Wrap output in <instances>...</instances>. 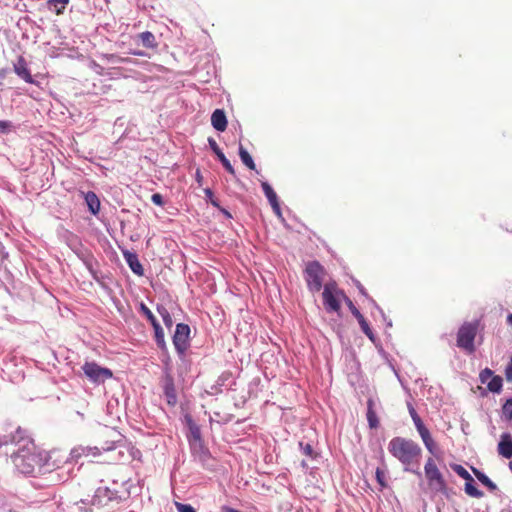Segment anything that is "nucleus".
<instances>
[{"instance_id": "f257e3e1", "label": "nucleus", "mask_w": 512, "mask_h": 512, "mask_svg": "<svg viewBox=\"0 0 512 512\" xmlns=\"http://www.w3.org/2000/svg\"><path fill=\"white\" fill-rule=\"evenodd\" d=\"M134 488V482L130 478L109 479L107 485L100 486L95 490L91 504L97 507L116 509L128 503Z\"/></svg>"}, {"instance_id": "f03ea898", "label": "nucleus", "mask_w": 512, "mask_h": 512, "mask_svg": "<svg viewBox=\"0 0 512 512\" xmlns=\"http://www.w3.org/2000/svg\"><path fill=\"white\" fill-rule=\"evenodd\" d=\"M388 451L404 465L405 471L412 472L418 477L422 476L419 470L422 450L416 442L402 437H394L388 444Z\"/></svg>"}, {"instance_id": "7ed1b4c3", "label": "nucleus", "mask_w": 512, "mask_h": 512, "mask_svg": "<svg viewBox=\"0 0 512 512\" xmlns=\"http://www.w3.org/2000/svg\"><path fill=\"white\" fill-rule=\"evenodd\" d=\"M16 469L27 476L42 474L43 457L42 452H37L34 443L22 445L11 455Z\"/></svg>"}, {"instance_id": "20e7f679", "label": "nucleus", "mask_w": 512, "mask_h": 512, "mask_svg": "<svg viewBox=\"0 0 512 512\" xmlns=\"http://www.w3.org/2000/svg\"><path fill=\"white\" fill-rule=\"evenodd\" d=\"M42 457V474H52L56 472L57 478L54 479V476H52V480L59 482H66L70 479L74 466L72 462H70L69 456L65 457L61 455L59 451L52 450L50 452H42Z\"/></svg>"}, {"instance_id": "39448f33", "label": "nucleus", "mask_w": 512, "mask_h": 512, "mask_svg": "<svg viewBox=\"0 0 512 512\" xmlns=\"http://www.w3.org/2000/svg\"><path fill=\"white\" fill-rule=\"evenodd\" d=\"M424 471L430 488L434 492L447 495L448 487L446 481L432 458L427 459L424 466Z\"/></svg>"}, {"instance_id": "423d86ee", "label": "nucleus", "mask_w": 512, "mask_h": 512, "mask_svg": "<svg viewBox=\"0 0 512 512\" xmlns=\"http://www.w3.org/2000/svg\"><path fill=\"white\" fill-rule=\"evenodd\" d=\"M324 267L318 261H311L304 270V279L309 291L319 292L323 286Z\"/></svg>"}, {"instance_id": "0eeeda50", "label": "nucleus", "mask_w": 512, "mask_h": 512, "mask_svg": "<svg viewBox=\"0 0 512 512\" xmlns=\"http://www.w3.org/2000/svg\"><path fill=\"white\" fill-rule=\"evenodd\" d=\"M82 370L88 380L95 384H103L107 379L113 377V372L109 368L101 367L95 361H87L83 364Z\"/></svg>"}, {"instance_id": "6e6552de", "label": "nucleus", "mask_w": 512, "mask_h": 512, "mask_svg": "<svg viewBox=\"0 0 512 512\" xmlns=\"http://www.w3.org/2000/svg\"><path fill=\"white\" fill-rule=\"evenodd\" d=\"M190 327L185 323H178L172 337L173 345L180 358L185 356L190 346Z\"/></svg>"}, {"instance_id": "1a4fd4ad", "label": "nucleus", "mask_w": 512, "mask_h": 512, "mask_svg": "<svg viewBox=\"0 0 512 512\" xmlns=\"http://www.w3.org/2000/svg\"><path fill=\"white\" fill-rule=\"evenodd\" d=\"M476 336V327L472 324H464L460 327L457 334V345L470 352L474 350V339Z\"/></svg>"}, {"instance_id": "9d476101", "label": "nucleus", "mask_w": 512, "mask_h": 512, "mask_svg": "<svg viewBox=\"0 0 512 512\" xmlns=\"http://www.w3.org/2000/svg\"><path fill=\"white\" fill-rule=\"evenodd\" d=\"M100 454H101V449L98 448L97 446L78 445L71 449V451L69 453V460H70V462H72V464L74 466L75 464L79 463V461L82 458H88V457L95 458V457L99 456Z\"/></svg>"}, {"instance_id": "9b49d317", "label": "nucleus", "mask_w": 512, "mask_h": 512, "mask_svg": "<svg viewBox=\"0 0 512 512\" xmlns=\"http://www.w3.org/2000/svg\"><path fill=\"white\" fill-rule=\"evenodd\" d=\"M30 445L33 441L28 437L25 430L21 427L15 428V431L0 435V446L8 444H20Z\"/></svg>"}, {"instance_id": "f8f14e48", "label": "nucleus", "mask_w": 512, "mask_h": 512, "mask_svg": "<svg viewBox=\"0 0 512 512\" xmlns=\"http://www.w3.org/2000/svg\"><path fill=\"white\" fill-rule=\"evenodd\" d=\"M79 259L83 262L89 273L91 274L92 278L99 282L101 279L100 272L98 270V261L93 256V254L87 250V249H81L76 252Z\"/></svg>"}, {"instance_id": "ddd939ff", "label": "nucleus", "mask_w": 512, "mask_h": 512, "mask_svg": "<svg viewBox=\"0 0 512 512\" xmlns=\"http://www.w3.org/2000/svg\"><path fill=\"white\" fill-rule=\"evenodd\" d=\"M163 394L166 402L170 407H174L177 404V393L174 383L173 376L167 372L162 380Z\"/></svg>"}, {"instance_id": "4468645a", "label": "nucleus", "mask_w": 512, "mask_h": 512, "mask_svg": "<svg viewBox=\"0 0 512 512\" xmlns=\"http://www.w3.org/2000/svg\"><path fill=\"white\" fill-rule=\"evenodd\" d=\"M323 304L327 312H336L340 311L341 305L335 293L332 292L329 285H325L323 293Z\"/></svg>"}, {"instance_id": "2eb2a0df", "label": "nucleus", "mask_w": 512, "mask_h": 512, "mask_svg": "<svg viewBox=\"0 0 512 512\" xmlns=\"http://www.w3.org/2000/svg\"><path fill=\"white\" fill-rule=\"evenodd\" d=\"M208 144H209L210 149L215 153V155L217 156L218 160L221 162V164L226 169V171L234 176L235 175V170H234L232 164L227 159V157L222 152V150L219 148V146H218L217 142L215 141V139L212 138V137H209L208 138Z\"/></svg>"}, {"instance_id": "dca6fc26", "label": "nucleus", "mask_w": 512, "mask_h": 512, "mask_svg": "<svg viewBox=\"0 0 512 512\" xmlns=\"http://www.w3.org/2000/svg\"><path fill=\"white\" fill-rule=\"evenodd\" d=\"M185 423L189 429V434L187 435L189 445L202 442L201 429L190 415L185 416Z\"/></svg>"}, {"instance_id": "f3484780", "label": "nucleus", "mask_w": 512, "mask_h": 512, "mask_svg": "<svg viewBox=\"0 0 512 512\" xmlns=\"http://www.w3.org/2000/svg\"><path fill=\"white\" fill-rule=\"evenodd\" d=\"M123 257L132 270V272L138 276L144 275V268L138 259V255L135 252H131L129 250H123Z\"/></svg>"}, {"instance_id": "a211bd4d", "label": "nucleus", "mask_w": 512, "mask_h": 512, "mask_svg": "<svg viewBox=\"0 0 512 512\" xmlns=\"http://www.w3.org/2000/svg\"><path fill=\"white\" fill-rule=\"evenodd\" d=\"M14 72L26 83H34V79L30 73V70L28 69L27 62L22 56H20L14 63Z\"/></svg>"}, {"instance_id": "6ab92c4d", "label": "nucleus", "mask_w": 512, "mask_h": 512, "mask_svg": "<svg viewBox=\"0 0 512 512\" xmlns=\"http://www.w3.org/2000/svg\"><path fill=\"white\" fill-rule=\"evenodd\" d=\"M498 453L506 459L512 458V436L510 433L505 432L501 434L498 443Z\"/></svg>"}, {"instance_id": "aec40b11", "label": "nucleus", "mask_w": 512, "mask_h": 512, "mask_svg": "<svg viewBox=\"0 0 512 512\" xmlns=\"http://www.w3.org/2000/svg\"><path fill=\"white\" fill-rule=\"evenodd\" d=\"M189 446L192 456L202 464H205L211 458V454L209 450L204 446L203 441L191 444Z\"/></svg>"}, {"instance_id": "412c9836", "label": "nucleus", "mask_w": 512, "mask_h": 512, "mask_svg": "<svg viewBox=\"0 0 512 512\" xmlns=\"http://www.w3.org/2000/svg\"><path fill=\"white\" fill-rule=\"evenodd\" d=\"M211 124L213 128L219 132H223L227 128V118L222 109H216L211 115Z\"/></svg>"}, {"instance_id": "4be33fe9", "label": "nucleus", "mask_w": 512, "mask_h": 512, "mask_svg": "<svg viewBox=\"0 0 512 512\" xmlns=\"http://www.w3.org/2000/svg\"><path fill=\"white\" fill-rule=\"evenodd\" d=\"M232 374L230 372H223L216 382L210 387V390L207 391L210 395H217L222 392L223 387L228 385V381L231 380Z\"/></svg>"}, {"instance_id": "5701e85b", "label": "nucleus", "mask_w": 512, "mask_h": 512, "mask_svg": "<svg viewBox=\"0 0 512 512\" xmlns=\"http://www.w3.org/2000/svg\"><path fill=\"white\" fill-rule=\"evenodd\" d=\"M84 200L91 214L97 215L100 211V200L95 192L88 191L83 193Z\"/></svg>"}, {"instance_id": "b1692460", "label": "nucleus", "mask_w": 512, "mask_h": 512, "mask_svg": "<svg viewBox=\"0 0 512 512\" xmlns=\"http://www.w3.org/2000/svg\"><path fill=\"white\" fill-rule=\"evenodd\" d=\"M117 448H124V449H126V451L129 453L130 458L133 459V460H135V459L139 460L141 458L140 450L136 449L135 447H125L123 445H116L114 443L111 446L102 447V450L103 451H111V450H116ZM118 455H119L120 458H122L123 455H124V451L122 449H119Z\"/></svg>"}, {"instance_id": "393cba45", "label": "nucleus", "mask_w": 512, "mask_h": 512, "mask_svg": "<svg viewBox=\"0 0 512 512\" xmlns=\"http://www.w3.org/2000/svg\"><path fill=\"white\" fill-rule=\"evenodd\" d=\"M152 327L154 329V338H155V342H156L158 348L161 351L167 352V345L165 342V335H164L163 328L161 327L159 322L154 324Z\"/></svg>"}, {"instance_id": "a878e982", "label": "nucleus", "mask_w": 512, "mask_h": 512, "mask_svg": "<svg viewBox=\"0 0 512 512\" xmlns=\"http://www.w3.org/2000/svg\"><path fill=\"white\" fill-rule=\"evenodd\" d=\"M137 37L141 44L146 48L154 49L158 46L154 34L150 31L141 32L137 35Z\"/></svg>"}, {"instance_id": "bb28decb", "label": "nucleus", "mask_w": 512, "mask_h": 512, "mask_svg": "<svg viewBox=\"0 0 512 512\" xmlns=\"http://www.w3.org/2000/svg\"><path fill=\"white\" fill-rule=\"evenodd\" d=\"M367 421L368 425L371 429H376L379 426V420L377 414L374 410V401L372 399H368L367 401Z\"/></svg>"}, {"instance_id": "cd10ccee", "label": "nucleus", "mask_w": 512, "mask_h": 512, "mask_svg": "<svg viewBox=\"0 0 512 512\" xmlns=\"http://www.w3.org/2000/svg\"><path fill=\"white\" fill-rule=\"evenodd\" d=\"M473 473L476 478L488 488L490 492H496L498 490L497 485L482 471L473 468Z\"/></svg>"}, {"instance_id": "c85d7f7f", "label": "nucleus", "mask_w": 512, "mask_h": 512, "mask_svg": "<svg viewBox=\"0 0 512 512\" xmlns=\"http://www.w3.org/2000/svg\"><path fill=\"white\" fill-rule=\"evenodd\" d=\"M426 449L432 454L436 455L439 451L437 444L433 440L430 431L428 433H424L420 435Z\"/></svg>"}, {"instance_id": "c756f323", "label": "nucleus", "mask_w": 512, "mask_h": 512, "mask_svg": "<svg viewBox=\"0 0 512 512\" xmlns=\"http://www.w3.org/2000/svg\"><path fill=\"white\" fill-rule=\"evenodd\" d=\"M486 384L490 392L500 393L502 391L503 380L498 375H493V377Z\"/></svg>"}, {"instance_id": "7c9ffc66", "label": "nucleus", "mask_w": 512, "mask_h": 512, "mask_svg": "<svg viewBox=\"0 0 512 512\" xmlns=\"http://www.w3.org/2000/svg\"><path fill=\"white\" fill-rule=\"evenodd\" d=\"M239 156L244 165L251 170H255L256 166L253 158L242 145L239 146Z\"/></svg>"}, {"instance_id": "2f4dec72", "label": "nucleus", "mask_w": 512, "mask_h": 512, "mask_svg": "<svg viewBox=\"0 0 512 512\" xmlns=\"http://www.w3.org/2000/svg\"><path fill=\"white\" fill-rule=\"evenodd\" d=\"M12 496L0 495V512H17L12 504Z\"/></svg>"}, {"instance_id": "473e14b6", "label": "nucleus", "mask_w": 512, "mask_h": 512, "mask_svg": "<svg viewBox=\"0 0 512 512\" xmlns=\"http://www.w3.org/2000/svg\"><path fill=\"white\" fill-rule=\"evenodd\" d=\"M156 310L161 316L165 326L170 329L173 326V319L168 309L163 305H157Z\"/></svg>"}, {"instance_id": "72a5a7b5", "label": "nucleus", "mask_w": 512, "mask_h": 512, "mask_svg": "<svg viewBox=\"0 0 512 512\" xmlns=\"http://www.w3.org/2000/svg\"><path fill=\"white\" fill-rule=\"evenodd\" d=\"M464 490L465 493L471 497L481 498L484 495V493L475 486L473 479L472 481H466Z\"/></svg>"}, {"instance_id": "f704fd0d", "label": "nucleus", "mask_w": 512, "mask_h": 512, "mask_svg": "<svg viewBox=\"0 0 512 512\" xmlns=\"http://www.w3.org/2000/svg\"><path fill=\"white\" fill-rule=\"evenodd\" d=\"M261 187H262L263 192H264L266 198L268 199L269 203H272V202H275L276 200H278L277 194L275 193V191L273 190V188L271 187V185L268 182L263 181L261 183Z\"/></svg>"}, {"instance_id": "c9c22d12", "label": "nucleus", "mask_w": 512, "mask_h": 512, "mask_svg": "<svg viewBox=\"0 0 512 512\" xmlns=\"http://www.w3.org/2000/svg\"><path fill=\"white\" fill-rule=\"evenodd\" d=\"M69 0H47L49 8H55L57 14H62Z\"/></svg>"}, {"instance_id": "e433bc0d", "label": "nucleus", "mask_w": 512, "mask_h": 512, "mask_svg": "<svg viewBox=\"0 0 512 512\" xmlns=\"http://www.w3.org/2000/svg\"><path fill=\"white\" fill-rule=\"evenodd\" d=\"M16 125L10 120H0V134L7 135L16 131Z\"/></svg>"}, {"instance_id": "4c0bfd02", "label": "nucleus", "mask_w": 512, "mask_h": 512, "mask_svg": "<svg viewBox=\"0 0 512 512\" xmlns=\"http://www.w3.org/2000/svg\"><path fill=\"white\" fill-rule=\"evenodd\" d=\"M139 311L147 318V320L150 322L152 326L158 323V320L156 319L152 311L143 302L140 303Z\"/></svg>"}, {"instance_id": "58836bf2", "label": "nucleus", "mask_w": 512, "mask_h": 512, "mask_svg": "<svg viewBox=\"0 0 512 512\" xmlns=\"http://www.w3.org/2000/svg\"><path fill=\"white\" fill-rule=\"evenodd\" d=\"M452 469L454 470V472L458 476H460L464 480L472 481V476L470 475V473L462 465L455 464V465L452 466Z\"/></svg>"}, {"instance_id": "ea45409f", "label": "nucleus", "mask_w": 512, "mask_h": 512, "mask_svg": "<svg viewBox=\"0 0 512 512\" xmlns=\"http://www.w3.org/2000/svg\"><path fill=\"white\" fill-rule=\"evenodd\" d=\"M502 414L503 417L511 421L512 420V398H509L505 401V403L502 406Z\"/></svg>"}, {"instance_id": "a19ab883", "label": "nucleus", "mask_w": 512, "mask_h": 512, "mask_svg": "<svg viewBox=\"0 0 512 512\" xmlns=\"http://www.w3.org/2000/svg\"><path fill=\"white\" fill-rule=\"evenodd\" d=\"M375 476H376V481L380 485L381 489L387 487L386 474L383 469L378 467L375 471Z\"/></svg>"}, {"instance_id": "79ce46f5", "label": "nucleus", "mask_w": 512, "mask_h": 512, "mask_svg": "<svg viewBox=\"0 0 512 512\" xmlns=\"http://www.w3.org/2000/svg\"><path fill=\"white\" fill-rule=\"evenodd\" d=\"M360 327H361V330L362 332L371 340V341H375V334L373 333L372 329L370 328L368 322L365 320V321H361V323L359 324Z\"/></svg>"}, {"instance_id": "37998d69", "label": "nucleus", "mask_w": 512, "mask_h": 512, "mask_svg": "<svg viewBox=\"0 0 512 512\" xmlns=\"http://www.w3.org/2000/svg\"><path fill=\"white\" fill-rule=\"evenodd\" d=\"M299 447L304 455L310 458L314 457V450L311 444L299 442Z\"/></svg>"}, {"instance_id": "c03bdc74", "label": "nucleus", "mask_w": 512, "mask_h": 512, "mask_svg": "<svg viewBox=\"0 0 512 512\" xmlns=\"http://www.w3.org/2000/svg\"><path fill=\"white\" fill-rule=\"evenodd\" d=\"M206 200L209 201L214 207L220 208L219 201L214 197V193L210 188L204 189Z\"/></svg>"}, {"instance_id": "a18cd8bd", "label": "nucleus", "mask_w": 512, "mask_h": 512, "mask_svg": "<svg viewBox=\"0 0 512 512\" xmlns=\"http://www.w3.org/2000/svg\"><path fill=\"white\" fill-rule=\"evenodd\" d=\"M493 377V371L489 368L483 369L479 374L480 382L486 384Z\"/></svg>"}, {"instance_id": "49530a36", "label": "nucleus", "mask_w": 512, "mask_h": 512, "mask_svg": "<svg viewBox=\"0 0 512 512\" xmlns=\"http://www.w3.org/2000/svg\"><path fill=\"white\" fill-rule=\"evenodd\" d=\"M175 507L177 512H196L195 508L190 504L175 502Z\"/></svg>"}, {"instance_id": "de8ad7c7", "label": "nucleus", "mask_w": 512, "mask_h": 512, "mask_svg": "<svg viewBox=\"0 0 512 512\" xmlns=\"http://www.w3.org/2000/svg\"><path fill=\"white\" fill-rule=\"evenodd\" d=\"M338 293H340L344 297V299L346 301V304H347V306H348V308L351 311L353 316L355 315V313L360 312L356 308V306L353 304V302L343 292H336V294H338Z\"/></svg>"}, {"instance_id": "09e8293b", "label": "nucleus", "mask_w": 512, "mask_h": 512, "mask_svg": "<svg viewBox=\"0 0 512 512\" xmlns=\"http://www.w3.org/2000/svg\"><path fill=\"white\" fill-rule=\"evenodd\" d=\"M151 201L157 205V206H163L164 205V199L163 196L159 193H154L151 196Z\"/></svg>"}, {"instance_id": "8fccbe9b", "label": "nucleus", "mask_w": 512, "mask_h": 512, "mask_svg": "<svg viewBox=\"0 0 512 512\" xmlns=\"http://www.w3.org/2000/svg\"><path fill=\"white\" fill-rule=\"evenodd\" d=\"M270 205H271L274 213L278 216V218L283 219L279 201L276 200L275 202L270 203Z\"/></svg>"}, {"instance_id": "3c124183", "label": "nucleus", "mask_w": 512, "mask_h": 512, "mask_svg": "<svg viewBox=\"0 0 512 512\" xmlns=\"http://www.w3.org/2000/svg\"><path fill=\"white\" fill-rule=\"evenodd\" d=\"M505 377L507 381H512V363L510 361L505 368Z\"/></svg>"}, {"instance_id": "603ef678", "label": "nucleus", "mask_w": 512, "mask_h": 512, "mask_svg": "<svg viewBox=\"0 0 512 512\" xmlns=\"http://www.w3.org/2000/svg\"><path fill=\"white\" fill-rule=\"evenodd\" d=\"M220 512H242V511L237 510V509L232 508V507L227 506V505H223V506L220 508Z\"/></svg>"}, {"instance_id": "864d4df0", "label": "nucleus", "mask_w": 512, "mask_h": 512, "mask_svg": "<svg viewBox=\"0 0 512 512\" xmlns=\"http://www.w3.org/2000/svg\"><path fill=\"white\" fill-rule=\"evenodd\" d=\"M370 301L373 304V306L379 311V313L381 314L383 319L386 320V316H385L384 311L377 305V303L373 299L370 298Z\"/></svg>"}, {"instance_id": "5fc2aeb1", "label": "nucleus", "mask_w": 512, "mask_h": 512, "mask_svg": "<svg viewBox=\"0 0 512 512\" xmlns=\"http://www.w3.org/2000/svg\"><path fill=\"white\" fill-rule=\"evenodd\" d=\"M417 432L419 433V435H422L424 433H428L429 430L428 428L423 424V425H420L416 428Z\"/></svg>"}, {"instance_id": "6e6d98bb", "label": "nucleus", "mask_w": 512, "mask_h": 512, "mask_svg": "<svg viewBox=\"0 0 512 512\" xmlns=\"http://www.w3.org/2000/svg\"><path fill=\"white\" fill-rule=\"evenodd\" d=\"M356 285H357V288H358L359 292H360L362 295H364L365 297H367V298H368V294H367V292H366V289L361 285V283L357 281Z\"/></svg>"}, {"instance_id": "4d7b16f0", "label": "nucleus", "mask_w": 512, "mask_h": 512, "mask_svg": "<svg viewBox=\"0 0 512 512\" xmlns=\"http://www.w3.org/2000/svg\"><path fill=\"white\" fill-rule=\"evenodd\" d=\"M218 209L220 210V212H221V213H222L226 218H228V219L232 218L231 213H230L228 210H226L225 208H223V207H221V206H220V208H218Z\"/></svg>"}, {"instance_id": "13d9d810", "label": "nucleus", "mask_w": 512, "mask_h": 512, "mask_svg": "<svg viewBox=\"0 0 512 512\" xmlns=\"http://www.w3.org/2000/svg\"><path fill=\"white\" fill-rule=\"evenodd\" d=\"M408 409H409V414H410L412 420L414 419V417L418 416V413L416 412V410L414 409V407L412 405H409Z\"/></svg>"}, {"instance_id": "bf43d9fd", "label": "nucleus", "mask_w": 512, "mask_h": 512, "mask_svg": "<svg viewBox=\"0 0 512 512\" xmlns=\"http://www.w3.org/2000/svg\"><path fill=\"white\" fill-rule=\"evenodd\" d=\"M129 54L134 56H146V53L140 50H130Z\"/></svg>"}, {"instance_id": "052dcab7", "label": "nucleus", "mask_w": 512, "mask_h": 512, "mask_svg": "<svg viewBox=\"0 0 512 512\" xmlns=\"http://www.w3.org/2000/svg\"><path fill=\"white\" fill-rule=\"evenodd\" d=\"M413 423H414V425H415V427H416V428H417L418 426H420V425H423V424H424V423H423V421L421 420V418H420V416H419V415H418V416H416V417H414V419H413Z\"/></svg>"}, {"instance_id": "680f3d73", "label": "nucleus", "mask_w": 512, "mask_h": 512, "mask_svg": "<svg viewBox=\"0 0 512 512\" xmlns=\"http://www.w3.org/2000/svg\"><path fill=\"white\" fill-rule=\"evenodd\" d=\"M354 317L357 319L358 323L360 324L361 321H365L366 319L364 318V316L361 314V312H357L355 313Z\"/></svg>"}, {"instance_id": "e2e57ef3", "label": "nucleus", "mask_w": 512, "mask_h": 512, "mask_svg": "<svg viewBox=\"0 0 512 512\" xmlns=\"http://www.w3.org/2000/svg\"><path fill=\"white\" fill-rule=\"evenodd\" d=\"M202 179H203V177H202V175H201L200 170L198 169V170L196 171V181H197L199 184H201Z\"/></svg>"}, {"instance_id": "0e129e2a", "label": "nucleus", "mask_w": 512, "mask_h": 512, "mask_svg": "<svg viewBox=\"0 0 512 512\" xmlns=\"http://www.w3.org/2000/svg\"><path fill=\"white\" fill-rule=\"evenodd\" d=\"M118 62L127 63V62H130V59L129 58H118Z\"/></svg>"}, {"instance_id": "69168bd1", "label": "nucleus", "mask_w": 512, "mask_h": 512, "mask_svg": "<svg viewBox=\"0 0 512 512\" xmlns=\"http://www.w3.org/2000/svg\"><path fill=\"white\" fill-rule=\"evenodd\" d=\"M508 322L512 324V313L508 315Z\"/></svg>"}, {"instance_id": "338daca9", "label": "nucleus", "mask_w": 512, "mask_h": 512, "mask_svg": "<svg viewBox=\"0 0 512 512\" xmlns=\"http://www.w3.org/2000/svg\"><path fill=\"white\" fill-rule=\"evenodd\" d=\"M508 466H509L510 471L512 472V461L509 462Z\"/></svg>"}, {"instance_id": "774afa93", "label": "nucleus", "mask_w": 512, "mask_h": 512, "mask_svg": "<svg viewBox=\"0 0 512 512\" xmlns=\"http://www.w3.org/2000/svg\"><path fill=\"white\" fill-rule=\"evenodd\" d=\"M387 326H388V327H391V326H392V322H391V321H388Z\"/></svg>"}]
</instances>
